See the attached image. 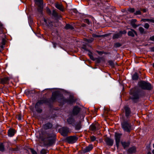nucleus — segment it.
Returning <instances> with one entry per match:
<instances>
[{
	"label": "nucleus",
	"mask_w": 154,
	"mask_h": 154,
	"mask_svg": "<svg viewBox=\"0 0 154 154\" xmlns=\"http://www.w3.org/2000/svg\"><path fill=\"white\" fill-rule=\"evenodd\" d=\"M124 109L125 116L127 118L126 119H124L122 122L121 125L122 128L125 131L129 132L131 130V125L129 123V119L128 117L131 114V111L130 108L127 106H125Z\"/></svg>",
	"instance_id": "f257e3e1"
},
{
	"label": "nucleus",
	"mask_w": 154,
	"mask_h": 154,
	"mask_svg": "<svg viewBox=\"0 0 154 154\" xmlns=\"http://www.w3.org/2000/svg\"><path fill=\"white\" fill-rule=\"evenodd\" d=\"M141 91L138 88L135 87L131 90L130 97L135 102L141 97Z\"/></svg>",
	"instance_id": "f03ea898"
},
{
	"label": "nucleus",
	"mask_w": 154,
	"mask_h": 154,
	"mask_svg": "<svg viewBox=\"0 0 154 154\" xmlns=\"http://www.w3.org/2000/svg\"><path fill=\"white\" fill-rule=\"evenodd\" d=\"M139 86L141 88L147 90L151 89L152 87L151 84L149 83L141 81L139 82Z\"/></svg>",
	"instance_id": "7ed1b4c3"
},
{
	"label": "nucleus",
	"mask_w": 154,
	"mask_h": 154,
	"mask_svg": "<svg viewBox=\"0 0 154 154\" xmlns=\"http://www.w3.org/2000/svg\"><path fill=\"white\" fill-rule=\"evenodd\" d=\"M77 139L78 138L75 136H70L66 138L67 141L70 143H73L75 142Z\"/></svg>",
	"instance_id": "20e7f679"
},
{
	"label": "nucleus",
	"mask_w": 154,
	"mask_h": 154,
	"mask_svg": "<svg viewBox=\"0 0 154 154\" xmlns=\"http://www.w3.org/2000/svg\"><path fill=\"white\" fill-rule=\"evenodd\" d=\"M35 3L38 7V11L41 12L43 8V0H35Z\"/></svg>",
	"instance_id": "39448f33"
},
{
	"label": "nucleus",
	"mask_w": 154,
	"mask_h": 154,
	"mask_svg": "<svg viewBox=\"0 0 154 154\" xmlns=\"http://www.w3.org/2000/svg\"><path fill=\"white\" fill-rule=\"evenodd\" d=\"M121 135V134H120L117 133H115V137L116 142V145L118 148L119 146Z\"/></svg>",
	"instance_id": "423d86ee"
},
{
	"label": "nucleus",
	"mask_w": 154,
	"mask_h": 154,
	"mask_svg": "<svg viewBox=\"0 0 154 154\" xmlns=\"http://www.w3.org/2000/svg\"><path fill=\"white\" fill-rule=\"evenodd\" d=\"M80 110V108L77 106L74 107L70 115L73 116L77 115Z\"/></svg>",
	"instance_id": "0eeeda50"
},
{
	"label": "nucleus",
	"mask_w": 154,
	"mask_h": 154,
	"mask_svg": "<svg viewBox=\"0 0 154 154\" xmlns=\"http://www.w3.org/2000/svg\"><path fill=\"white\" fill-rule=\"evenodd\" d=\"M93 147L92 145H89L88 146H86L82 149L83 153H86L89 152L93 149Z\"/></svg>",
	"instance_id": "6e6552de"
},
{
	"label": "nucleus",
	"mask_w": 154,
	"mask_h": 154,
	"mask_svg": "<svg viewBox=\"0 0 154 154\" xmlns=\"http://www.w3.org/2000/svg\"><path fill=\"white\" fill-rule=\"evenodd\" d=\"M67 122L69 124H72L74 122V119L73 116L71 115H69L68 118L67 119Z\"/></svg>",
	"instance_id": "1a4fd4ad"
},
{
	"label": "nucleus",
	"mask_w": 154,
	"mask_h": 154,
	"mask_svg": "<svg viewBox=\"0 0 154 154\" xmlns=\"http://www.w3.org/2000/svg\"><path fill=\"white\" fill-rule=\"evenodd\" d=\"M40 104V103L38 101L36 103L35 107L36 111L39 113L42 112V110L39 107Z\"/></svg>",
	"instance_id": "9d476101"
},
{
	"label": "nucleus",
	"mask_w": 154,
	"mask_h": 154,
	"mask_svg": "<svg viewBox=\"0 0 154 154\" xmlns=\"http://www.w3.org/2000/svg\"><path fill=\"white\" fill-rule=\"evenodd\" d=\"M69 131V128L67 127H64L62 129L61 134L63 136L66 135Z\"/></svg>",
	"instance_id": "9b49d317"
},
{
	"label": "nucleus",
	"mask_w": 154,
	"mask_h": 154,
	"mask_svg": "<svg viewBox=\"0 0 154 154\" xmlns=\"http://www.w3.org/2000/svg\"><path fill=\"white\" fill-rule=\"evenodd\" d=\"M105 141L106 144L109 146H112L113 143V140L109 138H107L105 140Z\"/></svg>",
	"instance_id": "f8f14e48"
},
{
	"label": "nucleus",
	"mask_w": 154,
	"mask_h": 154,
	"mask_svg": "<svg viewBox=\"0 0 154 154\" xmlns=\"http://www.w3.org/2000/svg\"><path fill=\"white\" fill-rule=\"evenodd\" d=\"M15 133V131L13 129H10L8 131V135L9 137H12L14 135Z\"/></svg>",
	"instance_id": "ddd939ff"
},
{
	"label": "nucleus",
	"mask_w": 154,
	"mask_h": 154,
	"mask_svg": "<svg viewBox=\"0 0 154 154\" xmlns=\"http://www.w3.org/2000/svg\"><path fill=\"white\" fill-rule=\"evenodd\" d=\"M135 34H136V32L134 30L132 29H131L130 31H129L128 32V35L132 37H134Z\"/></svg>",
	"instance_id": "4468645a"
},
{
	"label": "nucleus",
	"mask_w": 154,
	"mask_h": 154,
	"mask_svg": "<svg viewBox=\"0 0 154 154\" xmlns=\"http://www.w3.org/2000/svg\"><path fill=\"white\" fill-rule=\"evenodd\" d=\"M136 151V148L135 147H132L128 149V152L129 153H132L135 152Z\"/></svg>",
	"instance_id": "2eb2a0df"
},
{
	"label": "nucleus",
	"mask_w": 154,
	"mask_h": 154,
	"mask_svg": "<svg viewBox=\"0 0 154 154\" xmlns=\"http://www.w3.org/2000/svg\"><path fill=\"white\" fill-rule=\"evenodd\" d=\"M44 22L45 23V24L47 25V26H51V25H52L51 23L52 22H50L49 20H46L45 19H44Z\"/></svg>",
	"instance_id": "dca6fc26"
},
{
	"label": "nucleus",
	"mask_w": 154,
	"mask_h": 154,
	"mask_svg": "<svg viewBox=\"0 0 154 154\" xmlns=\"http://www.w3.org/2000/svg\"><path fill=\"white\" fill-rule=\"evenodd\" d=\"M121 36V34L119 32L118 33H115L114 34L113 36V39L118 38Z\"/></svg>",
	"instance_id": "f3484780"
},
{
	"label": "nucleus",
	"mask_w": 154,
	"mask_h": 154,
	"mask_svg": "<svg viewBox=\"0 0 154 154\" xmlns=\"http://www.w3.org/2000/svg\"><path fill=\"white\" fill-rule=\"evenodd\" d=\"M121 143L124 149L126 148L129 145V143L128 142H122Z\"/></svg>",
	"instance_id": "a211bd4d"
},
{
	"label": "nucleus",
	"mask_w": 154,
	"mask_h": 154,
	"mask_svg": "<svg viewBox=\"0 0 154 154\" xmlns=\"http://www.w3.org/2000/svg\"><path fill=\"white\" fill-rule=\"evenodd\" d=\"M52 124L51 123H47L44 125V127L46 129H48L51 128L52 127Z\"/></svg>",
	"instance_id": "6ab92c4d"
},
{
	"label": "nucleus",
	"mask_w": 154,
	"mask_h": 154,
	"mask_svg": "<svg viewBox=\"0 0 154 154\" xmlns=\"http://www.w3.org/2000/svg\"><path fill=\"white\" fill-rule=\"evenodd\" d=\"M138 78V76L137 73H135L132 76V79L133 80H136Z\"/></svg>",
	"instance_id": "aec40b11"
},
{
	"label": "nucleus",
	"mask_w": 154,
	"mask_h": 154,
	"mask_svg": "<svg viewBox=\"0 0 154 154\" xmlns=\"http://www.w3.org/2000/svg\"><path fill=\"white\" fill-rule=\"evenodd\" d=\"M56 7L60 11H63V9L62 5L59 4H57L56 5Z\"/></svg>",
	"instance_id": "412c9836"
},
{
	"label": "nucleus",
	"mask_w": 154,
	"mask_h": 154,
	"mask_svg": "<svg viewBox=\"0 0 154 154\" xmlns=\"http://www.w3.org/2000/svg\"><path fill=\"white\" fill-rule=\"evenodd\" d=\"M66 28L67 29H74L73 27L71 25L69 24H67L66 25Z\"/></svg>",
	"instance_id": "4be33fe9"
},
{
	"label": "nucleus",
	"mask_w": 154,
	"mask_h": 154,
	"mask_svg": "<svg viewBox=\"0 0 154 154\" xmlns=\"http://www.w3.org/2000/svg\"><path fill=\"white\" fill-rule=\"evenodd\" d=\"M96 126L94 125H92L90 126V128L92 131H94L96 129Z\"/></svg>",
	"instance_id": "5701e85b"
},
{
	"label": "nucleus",
	"mask_w": 154,
	"mask_h": 154,
	"mask_svg": "<svg viewBox=\"0 0 154 154\" xmlns=\"http://www.w3.org/2000/svg\"><path fill=\"white\" fill-rule=\"evenodd\" d=\"M81 128V125L80 124H79L77 125L76 126L75 128L77 130H79Z\"/></svg>",
	"instance_id": "b1692460"
},
{
	"label": "nucleus",
	"mask_w": 154,
	"mask_h": 154,
	"mask_svg": "<svg viewBox=\"0 0 154 154\" xmlns=\"http://www.w3.org/2000/svg\"><path fill=\"white\" fill-rule=\"evenodd\" d=\"M90 139L91 141H94L96 140V138L94 136H92L91 137Z\"/></svg>",
	"instance_id": "393cba45"
},
{
	"label": "nucleus",
	"mask_w": 154,
	"mask_h": 154,
	"mask_svg": "<svg viewBox=\"0 0 154 154\" xmlns=\"http://www.w3.org/2000/svg\"><path fill=\"white\" fill-rule=\"evenodd\" d=\"M4 146L2 143L0 144V151H2L4 150Z\"/></svg>",
	"instance_id": "a878e982"
},
{
	"label": "nucleus",
	"mask_w": 154,
	"mask_h": 154,
	"mask_svg": "<svg viewBox=\"0 0 154 154\" xmlns=\"http://www.w3.org/2000/svg\"><path fill=\"white\" fill-rule=\"evenodd\" d=\"M139 30L140 33H143L144 32V29L143 27H140L139 28Z\"/></svg>",
	"instance_id": "bb28decb"
},
{
	"label": "nucleus",
	"mask_w": 154,
	"mask_h": 154,
	"mask_svg": "<svg viewBox=\"0 0 154 154\" xmlns=\"http://www.w3.org/2000/svg\"><path fill=\"white\" fill-rule=\"evenodd\" d=\"M93 40L94 39L93 38H91L89 39H86V41L88 43H91L93 41Z\"/></svg>",
	"instance_id": "cd10ccee"
},
{
	"label": "nucleus",
	"mask_w": 154,
	"mask_h": 154,
	"mask_svg": "<svg viewBox=\"0 0 154 154\" xmlns=\"http://www.w3.org/2000/svg\"><path fill=\"white\" fill-rule=\"evenodd\" d=\"M144 27L145 28L147 29L149 27V25L147 23H146L145 24Z\"/></svg>",
	"instance_id": "c85d7f7f"
},
{
	"label": "nucleus",
	"mask_w": 154,
	"mask_h": 154,
	"mask_svg": "<svg viewBox=\"0 0 154 154\" xmlns=\"http://www.w3.org/2000/svg\"><path fill=\"white\" fill-rule=\"evenodd\" d=\"M9 80V78L8 77H5L3 79L4 81V83H6Z\"/></svg>",
	"instance_id": "c756f323"
},
{
	"label": "nucleus",
	"mask_w": 154,
	"mask_h": 154,
	"mask_svg": "<svg viewBox=\"0 0 154 154\" xmlns=\"http://www.w3.org/2000/svg\"><path fill=\"white\" fill-rule=\"evenodd\" d=\"M121 34V35H122V34H124L126 33V32L125 30H124L123 31H120L119 32Z\"/></svg>",
	"instance_id": "7c9ffc66"
},
{
	"label": "nucleus",
	"mask_w": 154,
	"mask_h": 154,
	"mask_svg": "<svg viewBox=\"0 0 154 154\" xmlns=\"http://www.w3.org/2000/svg\"><path fill=\"white\" fill-rule=\"evenodd\" d=\"M52 15L54 16V17H56L57 16V14L56 12L54 11L53 10V11L52 12Z\"/></svg>",
	"instance_id": "2f4dec72"
},
{
	"label": "nucleus",
	"mask_w": 154,
	"mask_h": 154,
	"mask_svg": "<svg viewBox=\"0 0 154 154\" xmlns=\"http://www.w3.org/2000/svg\"><path fill=\"white\" fill-rule=\"evenodd\" d=\"M128 11L131 13H133L134 12V9L133 8H130L128 9Z\"/></svg>",
	"instance_id": "473e14b6"
},
{
	"label": "nucleus",
	"mask_w": 154,
	"mask_h": 154,
	"mask_svg": "<svg viewBox=\"0 0 154 154\" xmlns=\"http://www.w3.org/2000/svg\"><path fill=\"white\" fill-rule=\"evenodd\" d=\"M41 153L42 154H45L46 153V151L45 149H42L41 151Z\"/></svg>",
	"instance_id": "72a5a7b5"
},
{
	"label": "nucleus",
	"mask_w": 154,
	"mask_h": 154,
	"mask_svg": "<svg viewBox=\"0 0 154 154\" xmlns=\"http://www.w3.org/2000/svg\"><path fill=\"white\" fill-rule=\"evenodd\" d=\"M141 14V12L139 10L137 11L135 13V15H139V14Z\"/></svg>",
	"instance_id": "f704fd0d"
},
{
	"label": "nucleus",
	"mask_w": 154,
	"mask_h": 154,
	"mask_svg": "<svg viewBox=\"0 0 154 154\" xmlns=\"http://www.w3.org/2000/svg\"><path fill=\"white\" fill-rule=\"evenodd\" d=\"M92 36L94 37H99L101 36L100 35H97L95 34H93L92 35Z\"/></svg>",
	"instance_id": "c9c22d12"
},
{
	"label": "nucleus",
	"mask_w": 154,
	"mask_h": 154,
	"mask_svg": "<svg viewBox=\"0 0 154 154\" xmlns=\"http://www.w3.org/2000/svg\"><path fill=\"white\" fill-rule=\"evenodd\" d=\"M31 151L32 154H37L36 152L33 149H31Z\"/></svg>",
	"instance_id": "e433bc0d"
},
{
	"label": "nucleus",
	"mask_w": 154,
	"mask_h": 154,
	"mask_svg": "<svg viewBox=\"0 0 154 154\" xmlns=\"http://www.w3.org/2000/svg\"><path fill=\"white\" fill-rule=\"evenodd\" d=\"M47 11L48 13L50 14L51 13V11L50 9L48 8H46Z\"/></svg>",
	"instance_id": "4c0bfd02"
},
{
	"label": "nucleus",
	"mask_w": 154,
	"mask_h": 154,
	"mask_svg": "<svg viewBox=\"0 0 154 154\" xmlns=\"http://www.w3.org/2000/svg\"><path fill=\"white\" fill-rule=\"evenodd\" d=\"M131 25L133 27H136L137 26L135 23H131Z\"/></svg>",
	"instance_id": "58836bf2"
},
{
	"label": "nucleus",
	"mask_w": 154,
	"mask_h": 154,
	"mask_svg": "<svg viewBox=\"0 0 154 154\" xmlns=\"http://www.w3.org/2000/svg\"><path fill=\"white\" fill-rule=\"evenodd\" d=\"M143 21L144 22H149V19H143Z\"/></svg>",
	"instance_id": "ea45409f"
},
{
	"label": "nucleus",
	"mask_w": 154,
	"mask_h": 154,
	"mask_svg": "<svg viewBox=\"0 0 154 154\" xmlns=\"http://www.w3.org/2000/svg\"><path fill=\"white\" fill-rule=\"evenodd\" d=\"M150 39L152 41H154V36H152L150 38Z\"/></svg>",
	"instance_id": "a19ab883"
},
{
	"label": "nucleus",
	"mask_w": 154,
	"mask_h": 154,
	"mask_svg": "<svg viewBox=\"0 0 154 154\" xmlns=\"http://www.w3.org/2000/svg\"><path fill=\"white\" fill-rule=\"evenodd\" d=\"M115 46L116 47H120V44L119 43H116L115 44Z\"/></svg>",
	"instance_id": "79ce46f5"
},
{
	"label": "nucleus",
	"mask_w": 154,
	"mask_h": 154,
	"mask_svg": "<svg viewBox=\"0 0 154 154\" xmlns=\"http://www.w3.org/2000/svg\"><path fill=\"white\" fill-rule=\"evenodd\" d=\"M18 119L19 120H21L22 119V117L21 116H19L18 117Z\"/></svg>",
	"instance_id": "37998d69"
},
{
	"label": "nucleus",
	"mask_w": 154,
	"mask_h": 154,
	"mask_svg": "<svg viewBox=\"0 0 154 154\" xmlns=\"http://www.w3.org/2000/svg\"><path fill=\"white\" fill-rule=\"evenodd\" d=\"M149 22L152 23H154V19H149Z\"/></svg>",
	"instance_id": "c03bdc74"
},
{
	"label": "nucleus",
	"mask_w": 154,
	"mask_h": 154,
	"mask_svg": "<svg viewBox=\"0 0 154 154\" xmlns=\"http://www.w3.org/2000/svg\"><path fill=\"white\" fill-rule=\"evenodd\" d=\"M52 142L51 141H50L49 143L47 144L48 146H50L52 144Z\"/></svg>",
	"instance_id": "a18cd8bd"
},
{
	"label": "nucleus",
	"mask_w": 154,
	"mask_h": 154,
	"mask_svg": "<svg viewBox=\"0 0 154 154\" xmlns=\"http://www.w3.org/2000/svg\"><path fill=\"white\" fill-rule=\"evenodd\" d=\"M53 100H54L56 99V96L53 95L52 97Z\"/></svg>",
	"instance_id": "49530a36"
},
{
	"label": "nucleus",
	"mask_w": 154,
	"mask_h": 154,
	"mask_svg": "<svg viewBox=\"0 0 154 154\" xmlns=\"http://www.w3.org/2000/svg\"><path fill=\"white\" fill-rule=\"evenodd\" d=\"M151 51H152L154 52V46L151 48Z\"/></svg>",
	"instance_id": "de8ad7c7"
},
{
	"label": "nucleus",
	"mask_w": 154,
	"mask_h": 154,
	"mask_svg": "<svg viewBox=\"0 0 154 154\" xmlns=\"http://www.w3.org/2000/svg\"><path fill=\"white\" fill-rule=\"evenodd\" d=\"M136 21V19H133L131 20V22H135Z\"/></svg>",
	"instance_id": "09e8293b"
},
{
	"label": "nucleus",
	"mask_w": 154,
	"mask_h": 154,
	"mask_svg": "<svg viewBox=\"0 0 154 154\" xmlns=\"http://www.w3.org/2000/svg\"><path fill=\"white\" fill-rule=\"evenodd\" d=\"M89 55L90 56V58L92 59V56L90 54H89Z\"/></svg>",
	"instance_id": "8fccbe9b"
},
{
	"label": "nucleus",
	"mask_w": 154,
	"mask_h": 154,
	"mask_svg": "<svg viewBox=\"0 0 154 154\" xmlns=\"http://www.w3.org/2000/svg\"><path fill=\"white\" fill-rule=\"evenodd\" d=\"M3 45H1V48H3L4 47H3Z\"/></svg>",
	"instance_id": "3c124183"
},
{
	"label": "nucleus",
	"mask_w": 154,
	"mask_h": 154,
	"mask_svg": "<svg viewBox=\"0 0 154 154\" xmlns=\"http://www.w3.org/2000/svg\"><path fill=\"white\" fill-rule=\"evenodd\" d=\"M5 43L4 42V41H3V42H2V44H3V45H5Z\"/></svg>",
	"instance_id": "603ef678"
},
{
	"label": "nucleus",
	"mask_w": 154,
	"mask_h": 154,
	"mask_svg": "<svg viewBox=\"0 0 154 154\" xmlns=\"http://www.w3.org/2000/svg\"><path fill=\"white\" fill-rule=\"evenodd\" d=\"M109 63H110V64H111V65H112V62L111 61H110L109 62Z\"/></svg>",
	"instance_id": "864d4df0"
},
{
	"label": "nucleus",
	"mask_w": 154,
	"mask_h": 154,
	"mask_svg": "<svg viewBox=\"0 0 154 154\" xmlns=\"http://www.w3.org/2000/svg\"><path fill=\"white\" fill-rule=\"evenodd\" d=\"M147 154H151V153L150 152H148Z\"/></svg>",
	"instance_id": "5fc2aeb1"
},
{
	"label": "nucleus",
	"mask_w": 154,
	"mask_h": 154,
	"mask_svg": "<svg viewBox=\"0 0 154 154\" xmlns=\"http://www.w3.org/2000/svg\"><path fill=\"white\" fill-rule=\"evenodd\" d=\"M152 152L153 154H154V150H153L152 151Z\"/></svg>",
	"instance_id": "6e6d98bb"
},
{
	"label": "nucleus",
	"mask_w": 154,
	"mask_h": 154,
	"mask_svg": "<svg viewBox=\"0 0 154 154\" xmlns=\"http://www.w3.org/2000/svg\"><path fill=\"white\" fill-rule=\"evenodd\" d=\"M146 10H144L143 11H144V12H146Z\"/></svg>",
	"instance_id": "4d7b16f0"
},
{
	"label": "nucleus",
	"mask_w": 154,
	"mask_h": 154,
	"mask_svg": "<svg viewBox=\"0 0 154 154\" xmlns=\"http://www.w3.org/2000/svg\"><path fill=\"white\" fill-rule=\"evenodd\" d=\"M152 66L153 67H154V63L153 64Z\"/></svg>",
	"instance_id": "13d9d810"
},
{
	"label": "nucleus",
	"mask_w": 154,
	"mask_h": 154,
	"mask_svg": "<svg viewBox=\"0 0 154 154\" xmlns=\"http://www.w3.org/2000/svg\"><path fill=\"white\" fill-rule=\"evenodd\" d=\"M153 147L154 148V143L153 144Z\"/></svg>",
	"instance_id": "bf43d9fd"
},
{
	"label": "nucleus",
	"mask_w": 154,
	"mask_h": 154,
	"mask_svg": "<svg viewBox=\"0 0 154 154\" xmlns=\"http://www.w3.org/2000/svg\"><path fill=\"white\" fill-rule=\"evenodd\" d=\"M88 20V22H89V21Z\"/></svg>",
	"instance_id": "052dcab7"
}]
</instances>
